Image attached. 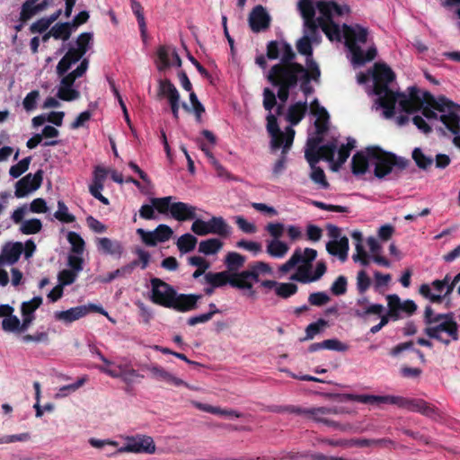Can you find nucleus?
<instances>
[{
  "instance_id": "nucleus-1",
  "label": "nucleus",
  "mask_w": 460,
  "mask_h": 460,
  "mask_svg": "<svg viewBox=\"0 0 460 460\" xmlns=\"http://www.w3.org/2000/svg\"><path fill=\"white\" fill-rule=\"evenodd\" d=\"M349 399L365 404H394L410 411L419 412L427 417L437 415V409L422 399H409L395 395L349 394Z\"/></svg>"
},
{
  "instance_id": "nucleus-2",
  "label": "nucleus",
  "mask_w": 460,
  "mask_h": 460,
  "mask_svg": "<svg viewBox=\"0 0 460 460\" xmlns=\"http://www.w3.org/2000/svg\"><path fill=\"white\" fill-rule=\"evenodd\" d=\"M367 153L375 165L374 175L378 179H383L393 172L398 173L411 164L409 159L386 152L379 146H369Z\"/></svg>"
},
{
  "instance_id": "nucleus-3",
  "label": "nucleus",
  "mask_w": 460,
  "mask_h": 460,
  "mask_svg": "<svg viewBox=\"0 0 460 460\" xmlns=\"http://www.w3.org/2000/svg\"><path fill=\"white\" fill-rule=\"evenodd\" d=\"M303 65L275 64L269 70L266 79L272 86H296L300 79Z\"/></svg>"
},
{
  "instance_id": "nucleus-4",
  "label": "nucleus",
  "mask_w": 460,
  "mask_h": 460,
  "mask_svg": "<svg viewBox=\"0 0 460 460\" xmlns=\"http://www.w3.org/2000/svg\"><path fill=\"white\" fill-rule=\"evenodd\" d=\"M93 39L90 32H83L76 39L77 48H70L57 65V74L58 76L66 74L73 64H75L86 54L89 49V44Z\"/></svg>"
},
{
  "instance_id": "nucleus-5",
  "label": "nucleus",
  "mask_w": 460,
  "mask_h": 460,
  "mask_svg": "<svg viewBox=\"0 0 460 460\" xmlns=\"http://www.w3.org/2000/svg\"><path fill=\"white\" fill-rule=\"evenodd\" d=\"M424 333L429 339H434L446 346H448L451 341L459 340L458 324L455 319L427 326Z\"/></svg>"
},
{
  "instance_id": "nucleus-6",
  "label": "nucleus",
  "mask_w": 460,
  "mask_h": 460,
  "mask_svg": "<svg viewBox=\"0 0 460 460\" xmlns=\"http://www.w3.org/2000/svg\"><path fill=\"white\" fill-rule=\"evenodd\" d=\"M151 282V301L158 305L169 308L176 296L175 288L165 281L153 278Z\"/></svg>"
},
{
  "instance_id": "nucleus-7",
  "label": "nucleus",
  "mask_w": 460,
  "mask_h": 460,
  "mask_svg": "<svg viewBox=\"0 0 460 460\" xmlns=\"http://www.w3.org/2000/svg\"><path fill=\"white\" fill-rule=\"evenodd\" d=\"M136 233L146 246L151 247L155 246L158 243L168 241L173 234L172 229L164 224L159 225L153 231H146L143 228H137Z\"/></svg>"
},
{
  "instance_id": "nucleus-8",
  "label": "nucleus",
  "mask_w": 460,
  "mask_h": 460,
  "mask_svg": "<svg viewBox=\"0 0 460 460\" xmlns=\"http://www.w3.org/2000/svg\"><path fill=\"white\" fill-rule=\"evenodd\" d=\"M386 300L389 307V314L392 316L393 321H397L402 317L400 312L405 313L407 316H411L418 309L413 300L407 299L402 302L401 298L396 294L388 295Z\"/></svg>"
},
{
  "instance_id": "nucleus-9",
  "label": "nucleus",
  "mask_w": 460,
  "mask_h": 460,
  "mask_svg": "<svg viewBox=\"0 0 460 460\" xmlns=\"http://www.w3.org/2000/svg\"><path fill=\"white\" fill-rule=\"evenodd\" d=\"M374 81L373 92L379 94L385 91L388 84L395 79L394 72L385 63H376L372 73Z\"/></svg>"
},
{
  "instance_id": "nucleus-10",
  "label": "nucleus",
  "mask_w": 460,
  "mask_h": 460,
  "mask_svg": "<svg viewBox=\"0 0 460 460\" xmlns=\"http://www.w3.org/2000/svg\"><path fill=\"white\" fill-rule=\"evenodd\" d=\"M248 23L252 32H262L270 29L271 24V16L264 6L258 4L250 12Z\"/></svg>"
},
{
  "instance_id": "nucleus-11",
  "label": "nucleus",
  "mask_w": 460,
  "mask_h": 460,
  "mask_svg": "<svg viewBox=\"0 0 460 460\" xmlns=\"http://www.w3.org/2000/svg\"><path fill=\"white\" fill-rule=\"evenodd\" d=\"M42 180V170H38L34 174L29 173L25 175L15 184V197L19 199L23 198L29 192L38 190L41 186Z\"/></svg>"
},
{
  "instance_id": "nucleus-12",
  "label": "nucleus",
  "mask_w": 460,
  "mask_h": 460,
  "mask_svg": "<svg viewBox=\"0 0 460 460\" xmlns=\"http://www.w3.org/2000/svg\"><path fill=\"white\" fill-rule=\"evenodd\" d=\"M108 171L97 165L93 171V182L89 185V192L91 195L101 201L104 205H109V199L102 194V190L104 188V181L107 178Z\"/></svg>"
},
{
  "instance_id": "nucleus-13",
  "label": "nucleus",
  "mask_w": 460,
  "mask_h": 460,
  "mask_svg": "<svg viewBox=\"0 0 460 460\" xmlns=\"http://www.w3.org/2000/svg\"><path fill=\"white\" fill-rule=\"evenodd\" d=\"M424 97L420 96V91L416 86L409 87V95L401 93V99L399 104L403 111L406 113H413L421 109Z\"/></svg>"
},
{
  "instance_id": "nucleus-14",
  "label": "nucleus",
  "mask_w": 460,
  "mask_h": 460,
  "mask_svg": "<svg viewBox=\"0 0 460 460\" xmlns=\"http://www.w3.org/2000/svg\"><path fill=\"white\" fill-rule=\"evenodd\" d=\"M205 279L213 288H220L226 284L237 289H239V287H244L238 281L236 273H230L227 270L216 273L208 272L205 275Z\"/></svg>"
},
{
  "instance_id": "nucleus-15",
  "label": "nucleus",
  "mask_w": 460,
  "mask_h": 460,
  "mask_svg": "<svg viewBox=\"0 0 460 460\" xmlns=\"http://www.w3.org/2000/svg\"><path fill=\"white\" fill-rule=\"evenodd\" d=\"M201 297V295L179 294L176 292V296H174L169 308L177 312H190L198 308V302Z\"/></svg>"
},
{
  "instance_id": "nucleus-16",
  "label": "nucleus",
  "mask_w": 460,
  "mask_h": 460,
  "mask_svg": "<svg viewBox=\"0 0 460 460\" xmlns=\"http://www.w3.org/2000/svg\"><path fill=\"white\" fill-rule=\"evenodd\" d=\"M23 252V244L21 242L5 243L0 253V267L16 263Z\"/></svg>"
},
{
  "instance_id": "nucleus-17",
  "label": "nucleus",
  "mask_w": 460,
  "mask_h": 460,
  "mask_svg": "<svg viewBox=\"0 0 460 460\" xmlns=\"http://www.w3.org/2000/svg\"><path fill=\"white\" fill-rule=\"evenodd\" d=\"M312 113L317 116L314 121L315 134L324 135L329 129V113L326 109L319 104L317 99L311 103Z\"/></svg>"
},
{
  "instance_id": "nucleus-18",
  "label": "nucleus",
  "mask_w": 460,
  "mask_h": 460,
  "mask_svg": "<svg viewBox=\"0 0 460 460\" xmlns=\"http://www.w3.org/2000/svg\"><path fill=\"white\" fill-rule=\"evenodd\" d=\"M126 449L134 453L154 454L155 452V445L154 439L148 436L137 438H130L128 439Z\"/></svg>"
},
{
  "instance_id": "nucleus-19",
  "label": "nucleus",
  "mask_w": 460,
  "mask_h": 460,
  "mask_svg": "<svg viewBox=\"0 0 460 460\" xmlns=\"http://www.w3.org/2000/svg\"><path fill=\"white\" fill-rule=\"evenodd\" d=\"M196 207L181 201L173 202L170 208L172 217L180 222L196 218Z\"/></svg>"
},
{
  "instance_id": "nucleus-20",
  "label": "nucleus",
  "mask_w": 460,
  "mask_h": 460,
  "mask_svg": "<svg viewBox=\"0 0 460 460\" xmlns=\"http://www.w3.org/2000/svg\"><path fill=\"white\" fill-rule=\"evenodd\" d=\"M96 246L100 252L120 258L124 248L119 241L111 240L108 237H100L96 240Z\"/></svg>"
},
{
  "instance_id": "nucleus-21",
  "label": "nucleus",
  "mask_w": 460,
  "mask_h": 460,
  "mask_svg": "<svg viewBox=\"0 0 460 460\" xmlns=\"http://www.w3.org/2000/svg\"><path fill=\"white\" fill-rule=\"evenodd\" d=\"M267 130L271 137V148L277 150L281 147L286 132L280 130L277 117L271 113L267 116Z\"/></svg>"
},
{
  "instance_id": "nucleus-22",
  "label": "nucleus",
  "mask_w": 460,
  "mask_h": 460,
  "mask_svg": "<svg viewBox=\"0 0 460 460\" xmlns=\"http://www.w3.org/2000/svg\"><path fill=\"white\" fill-rule=\"evenodd\" d=\"M424 101L425 103L430 106L433 110L438 111L440 112L447 111V114H449L450 112H455L452 110L455 109L456 106V104L454 102L450 101L446 96L440 95L438 98H435L429 92L424 93Z\"/></svg>"
},
{
  "instance_id": "nucleus-23",
  "label": "nucleus",
  "mask_w": 460,
  "mask_h": 460,
  "mask_svg": "<svg viewBox=\"0 0 460 460\" xmlns=\"http://www.w3.org/2000/svg\"><path fill=\"white\" fill-rule=\"evenodd\" d=\"M326 270V263L324 261H318L314 275H311L307 269L300 267L298 269L299 274L293 275L291 279L301 283L314 282L320 279L325 274Z\"/></svg>"
},
{
  "instance_id": "nucleus-24",
  "label": "nucleus",
  "mask_w": 460,
  "mask_h": 460,
  "mask_svg": "<svg viewBox=\"0 0 460 460\" xmlns=\"http://www.w3.org/2000/svg\"><path fill=\"white\" fill-rule=\"evenodd\" d=\"M145 369L150 372L151 376L156 380H164L171 385H173L175 386H181L185 385L188 387L187 383H185L181 378H178L174 376H172L171 373L166 371L164 368H163L160 366L157 365H151L145 367Z\"/></svg>"
},
{
  "instance_id": "nucleus-25",
  "label": "nucleus",
  "mask_w": 460,
  "mask_h": 460,
  "mask_svg": "<svg viewBox=\"0 0 460 460\" xmlns=\"http://www.w3.org/2000/svg\"><path fill=\"white\" fill-rule=\"evenodd\" d=\"M439 120L455 135L453 143L460 149V117L456 112H450L449 114H442Z\"/></svg>"
},
{
  "instance_id": "nucleus-26",
  "label": "nucleus",
  "mask_w": 460,
  "mask_h": 460,
  "mask_svg": "<svg viewBox=\"0 0 460 460\" xmlns=\"http://www.w3.org/2000/svg\"><path fill=\"white\" fill-rule=\"evenodd\" d=\"M457 284L451 280L450 284L446 285V292L442 296L441 294H434L431 292L429 284H422L419 288V293L429 302L433 304H441L444 298L449 296Z\"/></svg>"
},
{
  "instance_id": "nucleus-27",
  "label": "nucleus",
  "mask_w": 460,
  "mask_h": 460,
  "mask_svg": "<svg viewBox=\"0 0 460 460\" xmlns=\"http://www.w3.org/2000/svg\"><path fill=\"white\" fill-rule=\"evenodd\" d=\"M343 31L346 44H349L350 42H356L357 44L358 42L366 43L367 40L368 31L360 25L351 27L344 24Z\"/></svg>"
},
{
  "instance_id": "nucleus-28",
  "label": "nucleus",
  "mask_w": 460,
  "mask_h": 460,
  "mask_svg": "<svg viewBox=\"0 0 460 460\" xmlns=\"http://www.w3.org/2000/svg\"><path fill=\"white\" fill-rule=\"evenodd\" d=\"M260 273L255 270V268L250 264L248 269L243 270L239 273H236V277L239 282H241L245 287H239V289H248L250 290V296H254V291L252 290V282L259 281Z\"/></svg>"
},
{
  "instance_id": "nucleus-29",
  "label": "nucleus",
  "mask_w": 460,
  "mask_h": 460,
  "mask_svg": "<svg viewBox=\"0 0 460 460\" xmlns=\"http://www.w3.org/2000/svg\"><path fill=\"white\" fill-rule=\"evenodd\" d=\"M89 313V309L85 305L72 307L66 311H58L55 313V318L66 323L75 322Z\"/></svg>"
},
{
  "instance_id": "nucleus-30",
  "label": "nucleus",
  "mask_w": 460,
  "mask_h": 460,
  "mask_svg": "<svg viewBox=\"0 0 460 460\" xmlns=\"http://www.w3.org/2000/svg\"><path fill=\"white\" fill-rule=\"evenodd\" d=\"M368 299L366 296H362L357 300V305L361 309L355 310V315L359 318H365L368 314H382L384 311V305L381 304H372L367 305Z\"/></svg>"
},
{
  "instance_id": "nucleus-31",
  "label": "nucleus",
  "mask_w": 460,
  "mask_h": 460,
  "mask_svg": "<svg viewBox=\"0 0 460 460\" xmlns=\"http://www.w3.org/2000/svg\"><path fill=\"white\" fill-rule=\"evenodd\" d=\"M158 96L166 97L168 102H180V93L175 85L169 79L159 80Z\"/></svg>"
},
{
  "instance_id": "nucleus-32",
  "label": "nucleus",
  "mask_w": 460,
  "mask_h": 460,
  "mask_svg": "<svg viewBox=\"0 0 460 460\" xmlns=\"http://www.w3.org/2000/svg\"><path fill=\"white\" fill-rule=\"evenodd\" d=\"M326 250L330 254L338 255L341 261H344L349 251V239L343 236L339 241H330L326 244Z\"/></svg>"
},
{
  "instance_id": "nucleus-33",
  "label": "nucleus",
  "mask_w": 460,
  "mask_h": 460,
  "mask_svg": "<svg viewBox=\"0 0 460 460\" xmlns=\"http://www.w3.org/2000/svg\"><path fill=\"white\" fill-rule=\"evenodd\" d=\"M207 224L208 234H213L226 237L230 233V226L222 217H212L207 221Z\"/></svg>"
},
{
  "instance_id": "nucleus-34",
  "label": "nucleus",
  "mask_w": 460,
  "mask_h": 460,
  "mask_svg": "<svg viewBox=\"0 0 460 460\" xmlns=\"http://www.w3.org/2000/svg\"><path fill=\"white\" fill-rule=\"evenodd\" d=\"M371 163L368 154L366 152H357L351 160V171L355 175L364 174Z\"/></svg>"
},
{
  "instance_id": "nucleus-35",
  "label": "nucleus",
  "mask_w": 460,
  "mask_h": 460,
  "mask_svg": "<svg viewBox=\"0 0 460 460\" xmlns=\"http://www.w3.org/2000/svg\"><path fill=\"white\" fill-rule=\"evenodd\" d=\"M306 111V102H297L295 104L289 106L287 119L292 125H296L303 119Z\"/></svg>"
},
{
  "instance_id": "nucleus-36",
  "label": "nucleus",
  "mask_w": 460,
  "mask_h": 460,
  "mask_svg": "<svg viewBox=\"0 0 460 460\" xmlns=\"http://www.w3.org/2000/svg\"><path fill=\"white\" fill-rule=\"evenodd\" d=\"M245 261L246 257L236 252H229L224 261L230 273H239L238 270L244 266Z\"/></svg>"
},
{
  "instance_id": "nucleus-37",
  "label": "nucleus",
  "mask_w": 460,
  "mask_h": 460,
  "mask_svg": "<svg viewBox=\"0 0 460 460\" xmlns=\"http://www.w3.org/2000/svg\"><path fill=\"white\" fill-rule=\"evenodd\" d=\"M318 23L320 25V28L324 32L326 37L331 41H340L341 38L340 26L334 22L333 20L324 22L323 19L318 18Z\"/></svg>"
},
{
  "instance_id": "nucleus-38",
  "label": "nucleus",
  "mask_w": 460,
  "mask_h": 460,
  "mask_svg": "<svg viewBox=\"0 0 460 460\" xmlns=\"http://www.w3.org/2000/svg\"><path fill=\"white\" fill-rule=\"evenodd\" d=\"M223 244V242L218 238L203 240L199 244V252L205 255H214L222 249Z\"/></svg>"
},
{
  "instance_id": "nucleus-39",
  "label": "nucleus",
  "mask_w": 460,
  "mask_h": 460,
  "mask_svg": "<svg viewBox=\"0 0 460 460\" xmlns=\"http://www.w3.org/2000/svg\"><path fill=\"white\" fill-rule=\"evenodd\" d=\"M315 410H323L324 412H317V414H314L313 420L316 422L323 423L328 427H332L333 429H341L340 423L337 421L329 420L327 418H324L325 415L330 414H336L338 413V411L336 408H331V407H315Z\"/></svg>"
},
{
  "instance_id": "nucleus-40",
  "label": "nucleus",
  "mask_w": 460,
  "mask_h": 460,
  "mask_svg": "<svg viewBox=\"0 0 460 460\" xmlns=\"http://www.w3.org/2000/svg\"><path fill=\"white\" fill-rule=\"evenodd\" d=\"M356 141L352 138L348 139L346 145L341 146L338 150V159L332 165L333 171H337L349 158L351 150L355 147Z\"/></svg>"
},
{
  "instance_id": "nucleus-41",
  "label": "nucleus",
  "mask_w": 460,
  "mask_h": 460,
  "mask_svg": "<svg viewBox=\"0 0 460 460\" xmlns=\"http://www.w3.org/2000/svg\"><path fill=\"white\" fill-rule=\"evenodd\" d=\"M288 245L280 240H271L267 243V253L273 258H283L288 252Z\"/></svg>"
},
{
  "instance_id": "nucleus-42",
  "label": "nucleus",
  "mask_w": 460,
  "mask_h": 460,
  "mask_svg": "<svg viewBox=\"0 0 460 460\" xmlns=\"http://www.w3.org/2000/svg\"><path fill=\"white\" fill-rule=\"evenodd\" d=\"M306 66H304V71L300 72V75L308 78L309 81L315 83L320 82L321 70L314 59L305 60Z\"/></svg>"
},
{
  "instance_id": "nucleus-43",
  "label": "nucleus",
  "mask_w": 460,
  "mask_h": 460,
  "mask_svg": "<svg viewBox=\"0 0 460 460\" xmlns=\"http://www.w3.org/2000/svg\"><path fill=\"white\" fill-rule=\"evenodd\" d=\"M376 95L378 96V103L382 108L395 106L397 101L401 99V93L394 92L389 87H386L385 91Z\"/></svg>"
},
{
  "instance_id": "nucleus-44",
  "label": "nucleus",
  "mask_w": 460,
  "mask_h": 460,
  "mask_svg": "<svg viewBox=\"0 0 460 460\" xmlns=\"http://www.w3.org/2000/svg\"><path fill=\"white\" fill-rule=\"evenodd\" d=\"M73 27L72 25L70 24L69 22H59V23H56L52 28H51V31H52V37L55 39V40H67L71 34H72V31H73Z\"/></svg>"
},
{
  "instance_id": "nucleus-45",
  "label": "nucleus",
  "mask_w": 460,
  "mask_h": 460,
  "mask_svg": "<svg viewBox=\"0 0 460 460\" xmlns=\"http://www.w3.org/2000/svg\"><path fill=\"white\" fill-rule=\"evenodd\" d=\"M137 266H138V261H133L130 263H128L119 269H117L114 271L109 272L107 274V276L103 279L102 281L106 282V283H110L118 277H125V276L130 275Z\"/></svg>"
},
{
  "instance_id": "nucleus-46",
  "label": "nucleus",
  "mask_w": 460,
  "mask_h": 460,
  "mask_svg": "<svg viewBox=\"0 0 460 460\" xmlns=\"http://www.w3.org/2000/svg\"><path fill=\"white\" fill-rule=\"evenodd\" d=\"M197 243L198 239L194 235L184 234L179 237L176 244L181 253H188L195 249Z\"/></svg>"
},
{
  "instance_id": "nucleus-47",
  "label": "nucleus",
  "mask_w": 460,
  "mask_h": 460,
  "mask_svg": "<svg viewBox=\"0 0 460 460\" xmlns=\"http://www.w3.org/2000/svg\"><path fill=\"white\" fill-rule=\"evenodd\" d=\"M327 325L328 322L323 318H320L316 322L310 323L305 328V336L304 338H301L300 341L313 340Z\"/></svg>"
},
{
  "instance_id": "nucleus-48",
  "label": "nucleus",
  "mask_w": 460,
  "mask_h": 460,
  "mask_svg": "<svg viewBox=\"0 0 460 460\" xmlns=\"http://www.w3.org/2000/svg\"><path fill=\"white\" fill-rule=\"evenodd\" d=\"M281 58L280 61L278 64L283 65H301L300 63L296 61V55L292 49V46L287 41L281 42Z\"/></svg>"
},
{
  "instance_id": "nucleus-49",
  "label": "nucleus",
  "mask_w": 460,
  "mask_h": 460,
  "mask_svg": "<svg viewBox=\"0 0 460 460\" xmlns=\"http://www.w3.org/2000/svg\"><path fill=\"white\" fill-rule=\"evenodd\" d=\"M416 165L422 170H428L433 164L434 160L427 156L420 147L413 149L411 154Z\"/></svg>"
},
{
  "instance_id": "nucleus-50",
  "label": "nucleus",
  "mask_w": 460,
  "mask_h": 460,
  "mask_svg": "<svg viewBox=\"0 0 460 460\" xmlns=\"http://www.w3.org/2000/svg\"><path fill=\"white\" fill-rule=\"evenodd\" d=\"M170 49L167 46L162 45L157 49V69L164 71L171 66Z\"/></svg>"
},
{
  "instance_id": "nucleus-51",
  "label": "nucleus",
  "mask_w": 460,
  "mask_h": 460,
  "mask_svg": "<svg viewBox=\"0 0 460 460\" xmlns=\"http://www.w3.org/2000/svg\"><path fill=\"white\" fill-rule=\"evenodd\" d=\"M67 241L71 244V251L76 254H82L84 251L85 243L82 236L75 232H68Z\"/></svg>"
},
{
  "instance_id": "nucleus-52",
  "label": "nucleus",
  "mask_w": 460,
  "mask_h": 460,
  "mask_svg": "<svg viewBox=\"0 0 460 460\" xmlns=\"http://www.w3.org/2000/svg\"><path fill=\"white\" fill-rule=\"evenodd\" d=\"M297 52L303 56H305V60L314 59L313 58V47L309 37H301L296 44Z\"/></svg>"
},
{
  "instance_id": "nucleus-53",
  "label": "nucleus",
  "mask_w": 460,
  "mask_h": 460,
  "mask_svg": "<svg viewBox=\"0 0 460 460\" xmlns=\"http://www.w3.org/2000/svg\"><path fill=\"white\" fill-rule=\"evenodd\" d=\"M42 229V223L38 218H32L22 222L20 231L24 234H35Z\"/></svg>"
},
{
  "instance_id": "nucleus-54",
  "label": "nucleus",
  "mask_w": 460,
  "mask_h": 460,
  "mask_svg": "<svg viewBox=\"0 0 460 460\" xmlns=\"http://www.w3.org/2000/svg\"><path fill=\"white\" fill-rule=\"evenodd\" d=\"M338 143L337 139H333L332 141L327 143L326 145L321 146L318 150L321 154L323 159L334 163V155L337 150Z\"/></svg>"
},
{
  "instance_id": "nucleus-55",
  "label": "nucleus",
  "mask_w": 460,
  "mask_h": 460,
  "mask_svg": "<svg viewBox=\"0 0 460 460\" xmlns=\"http://www.w3.org/2000/svg\"><path fill=\"white\" fill-rule=\"evenodd\" d=\"M58 210L54 213V217L62 223H73L75 221V217L68 213L66 205L59 200L58 201Z\"/></svg>"
},
{
  "instance_id": "nucleus-56",
  "label": "nucleus",
  "mask_w": 460,
  "mask_h": 460,
  "mask_svg": "<svg viewBox=\"0 0 460 460\" xmlns=\"http://www.w3.org/2000/svg\"><path fill=\"white\" fill-rule=\"evenodd\" d=\"M298 290V287L294 283H279L275 288L278 296L287 299L294 296Z\"/></svg>"
},
{
  "instance_id": "nucleus-57",
  "label": "nucleus",
  "mask_w": 460,
  "mask_h": 460,
  "mask_svg": "<svg viewBox=\"0 0 460 460\" xmlns=\"http://www.w3.org/2000/svg\"><path fill=\"white\" fill-rule=\"evenodd\" d=\"M36 14H38V11L35 3L31 0H26L22 4L19 21L28 22Z\"/></svg>"
},
{
  "instance_id": "nucleus-58",
  "label": "nucleus",
  "mask_w": 460,
  "mask_h": 460,
  "mask_svg": "<svg viewBox=\"0 0 460 460\" xmlns=\"http://www.w3.org/2000/svg\"><path fill=\"white\" fill-rule=\"evenodd\" d=\"M172 199V196L163 197V198H152L150 199L151 204L154 208L161 214H167L170 212L171 201Z\"/></svg>"
},
{
  "instance_id": "nucleus-59",
  "label": "nucleus",
  "mask_w": 460,
  "mask_h": 460,
  "mask_svg": "<svg viewBox=\"0 0 460 460\" xmlns=\"http://www.w3.org/2000/svg\"><path fill=\"white\" fill-rule=\"evenodd\" d=\"M31 161V156H27V157L22 159L16 164L12 165L10 170H9L10 175L13 178L20 177L22 173H24L29 169Z\"/></svg>"
},
{
  "instance_id": "nucleus-60",
  "label": "nucleus",
  "mask_w": 460,
  "mask_h": 460,
  "mask_svg": "<svg viewBox=\"0 0 460 460\" xmlns=\"http://www.w3.org/2000/svg\"><path fill=\"white\" fill-rule=\"evenodd\" d=\"M42 297L34 296L27 302H23L21 306L22 314L34 315V312L41 305Z\"/></svg>"
},
{
  "instance_id": "nucleus-61",
  "label": "nucleus",
  "mask_w": 460,
  "mask_h": 460,
  "mask_svg": "<svg viewBox=\"0 0 460 460\" xmlns=\"http://www.w3.org/2000/svg\"><path fill=\"white\" fill-rule=\"evenodd\" d=\"M312 172L310 173L311 180L319 184L323 189H327L329 187V182L326 180V176L324 171L319 167H311Z\"/></svg>"
},
{
  "instance_id": "nucleus-62",
  "label": "nucleus",
  "mask_w": 460,
  "mask_h": 460,
  "mask_svg": "<svg viewBox=\"0 0 460 460\" xmlns=\"http://www.w3.org/2000/svg\"><path fill=\"white\" fill-rule=\"evenodd\" d=\"M332 1H325V0H320L316 4V7L319 10L322 16L319 18H322L324 20V22L332 21Z\"/></svg>"
},
{
  "instance_id": "nucleus-63",
  "label": "nucleus",
  "mask_w": 460,
  "mask_h": 460,
  "mask_svg": "<svg viewBox=\"0 0 460 460\" xmlns=\"http://www.w3.org/2000/svg\"><path fill=\"white\" fill-rule=\"evenodd\" d=\"M346 46L352 54V62L354 64L363 65L366 62V58L360 46L356 42H350L349 44H346Z\"/></svg>"
},
{
  "instance_id": "nucleus-64",
  "label": "nucleus",
  "mask_w": 460,
  "mask_h": 460,
  "mask_svg": "<svg viewBox=\"0 0 460 460\" xmlns=\"http://www.w3.org/2000/svg\"><path fill=\"white\" fill-rule=\"evenodd\" d=\"M57 96L62 101L71 102L78 99L80 96V93L77 90L73 89L72 87L59 86Z\"/></svg>"
}]
</instances>
